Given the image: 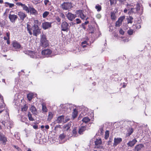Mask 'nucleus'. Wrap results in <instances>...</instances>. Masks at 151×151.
Wrapping results in <instances>:
<instances>
[{"instance_id":"nucleus-1","label":"nucleus","mask_w":151,"mask_h":151,"mask_svg":"<svg viewBox=\"0 0 151 151\" xmlns=\"http://www.w3.org/2000/svg\"><path fill=\"white\" fill-rule=\"evenodd\" d=\"M40 42L41 46L44 47H47L48 45V41L46 39L45 35L43 33L41 35Z\"/></svg>"},{"instance_id":"nucleus-2","label":"nucleus","mask_w":151,"mask_h":151,"mask_svg":"<svg viewBox=\"0 0 151 151\" xmlns=\"http://www.w3.org/2000/svg\"><path fill=\"white\" fill-rule=\"evenodd\" d=\"M30 35H32V34L31 30H32L33 33V34L34 36H37V34L38 33V25L37 24H34L31 27V29L27 30Z\"/></svg>"},{"instance_id":"nucleus-3","label":"nucleus","mask_w":151,"mask_h":151,"mask_svg":"<svg viewBox=\"0 0 151 151\" xmlns=\"http://www.w3.org/2000/svg\"><path fill=\"white\" fill-rule=\"evenodd\" d=\"M52 23L51 22H44L42 23V26L43 29L45 30L51 27Z\"/></svg>"},{"instance_id":"nucleus-4","label":"nucleus","mask_w":151,"mask_h":151,"mask_svg":"<svg viewBox=\"0 0 151 151\" xmlns=\"http://www.w3.org/2000/svg\"><path fill=\"white\" fill-rule=\"evenodd\" d=\"M61 8L64 10H68L71 7V4L69 3H64L61 6Z\"/></svg>"},{"instance_id":"nucleus-5","label":"nucleus","mask_w":151,"mask_h":151,"mask_svg":"<svg viewBox=\"0 0 151 151\" xmlns=\"http://www.w3.org/2000/svg\"><path fill=\"white\" fill-rule=\"evenodd\" d=\"M68 26V24L66 22L64 21L62 22L61 24V30L67 32Z\"/></svg>"},{"instance_id":"nucleus-6","label":"nucleus","mask_w":151,"mask_h":151,"mask_svg":"<svg viewBox=\"0 0 151 151\" xmlns=\"http://www.w3.org/2000/svg\"><path fill=\"white\" fill-rule=\"evenodd\" d=\"M8 17L10 22L12 23H14L18 18V17L17 15L11 14H9Z\"/></svg>"},{"instance_id":"nucleus-7","label":"nucleus","mask_w":151,"mask_h":151,"mask_svg":"<svg viewBox=\"0 0 151 151\" xmlns=\"http://www.w3.org/2000/svg\"><path fill=\"white\" fill-rule=\"evenodd\" d=\"M0 141L1 142L2 144L5 145L6 144L7 139L6 137L2 134L0 133Z\"/></svg>"},{"instance_id":"nucleus-8","label":"nucleus","mask_w":151,"mask_h":151,"mask_svg":"<svg viewBox=\"0 0 151 151\" xmlns=\"http://www.w3.org/2000/svg\"><path fill=\"white\" fill-rule=\"evenodd\" d=\"M66 17L70 21H72L76 17V15L72 14L70 12H68L66 15Z\"/></svg>"},{"instance_id":"nucleus-9","label":"nucleus","mask_w":151,"mask_h":151,"mask_svg":"<svg viewBox=\"0 0 151 151\" xmlns=\"http://www.w3.org/2000/svg\"><path fill=\"white\" fill-rule=\"evenodd\" d=\"M122 141V139L121 138H115L114 139V143L113 145L114 147H115L118 144L120 143Z\"/></svg>"},{"instance_id":"nucleus-10","label":"nucleus","mask_w":151,"mask_h":151,"mask_svg":"<svg viewBox=\"0 0 151 151\" xmlns=\"http://www.w3.org/2000/svg\"><path fill=\"white\" fill-rule=\"evenodd\" d=\"M51 53V50L48 49L43 50L42 52V55L46 57L50 55Z\"/></svg>"},{"instance_id":"nucleus-11","label":"nucleus","mask_w":151,"mask_h":151,"mask_svg":"<svg viewBox=\"0 0 151 151\" xmlns=\"http://www.w3.org/2000/svg\"><path fill=\"white\" fill-rule=\"evenodd\" d=\"M124 18L125 17L124 16H122L119 17L116 22V27H119Z\"/></svg>"},{"instance_id":"nucleus-12","label":"nucleus","mask_w":151,"mask_h":151,"mask_svg":"<svg viewBox=\"0 0 151 151\" xmlns=\"http://www.w3.org/2000/svg\"><path fill=\"white\" fill-rule=\"evenodd\" d=\"M28 54L30 57L33 58L37 59V52L29 51Z\"/></svg>"},{"instance_id":"nucleus-13","label":"nucleus","mask_w":151,"mask_h":151,"mask_svg":"<svg viewBox=\"0 0 151 151\" xmlns=\"http://www.w3.org/2000/svg\"><path fill=\"white\" fill-rule=\"evenodd\" d=\"M17 14L19 17L20 19L23 21L26 17L27 15L25 13L21 12H18Z\"/></svg>"},{"instance_id":"nucleus-14","label":"nucleus","mask_w":151,"mask_h":151,"mask_svg":"<svg viewBox=\"0 0 151 151\" xmlns=\"http://www.w3.org/2000/svg\"><path fill=\"white\" fill-rule=\"evenodd\" d=\"M12 44L13 47L16 49H19L21 47L19 43L16 41H14Z\"/></svg>"},{"instance_id":"nucleus-15","label":"nucleus","mask_w":151,"mask_h":151,"mask_svg":"<svg viewBox=\"0 0 151 151\" xmlns=\"http://www.w3.org/2000/svg\"><path fill=\"white\" fill-rule=\"evenodd\" d=\"M5 106V104L4 102L3 97L0 95V109L4 108Z\"/></svg>"},{"instance_id":"nucleus-16","label":"nucleus","mask_w":151,"mask_h":151,"mask_svg":"<svg viewBox=\"0 0 151 151\" xmlns=\"http://www.w3.org/2000/svg\"><path fill=\"white\" fill-rule=\"evenodd\" d=\"M78 12L79 13V16L82 19H86L87 20L88 19V17H86V16L83 13L82 10H79L78 11Z\"/></svg>"},{"instance_id":"nucleus-17","label":"nucleus","mask_w":151,"mask_h":151,"mask_svg":"<svg viewBox=\"0 0 151 151\" xmlns=\"http://www.w3.org/2000/svg\"><path fill=\"white\" fill-rule=\"evenodd\" d=\"M137 142V140L135 139H134L132 141H129L127 143V145L128 146L132 147Z\"/></svg>"},{"instance_id":"nucleus-18","label":"nucleus","mask_w":151,"mask_h":151,"mask_svg":"<svg viewBox=\"0 0 151 151\" xmlns=\"http://www.w3.org/2000/svg\"><path fill=\"white\" fill-rule=\"evenodd\" d=\"M64 116L63 115H62L59 116L57 119L56 121L57 123H62L63 122H65L64 121Z\"/></svg>"},{"instance_id":"nucleus-19","label":"nucleus","mask_w":151,"mask_h":151,"mask_svg":"<svg viewBox=\"0 0 151 151\" xmlns=\"http://www.w3.org/2000/svg\"><path fill=\"white\" fill-rule=\"evenodd\" d=\"M42 112L43 113H46L47 111V109L45 104L43 103L42 104Z\"/></svg>"},{"instance_id":"nucleus-20","label":"nucleus","mask_w":151,"mask_h":151,"mask_svg":"<svg viewBox=\"0 0 151 151\" xmlns=\"http://www.w3.org/2000/svg\"><path fill=\"white\" fill-rule=\"evenodd\" d=\"M133 132V129L132 128H129L127 130V132L126 134V136L128 137Z\"/></svg>"},{"instance_id":"nucleus-21","label":"nucleus","mask_w":151,"mask_h":151,"mask_svg":"<svg viewBox=\"0 0 151 151\" xmlns=\"http://www.w3.org/2000/svg\"><path fill=\"white\" fill-rule=\"evenodd\" d=\"M30 109L32 112L35 114H37V109L34 106H32L30 108Z\"/></svg>"},{"instance_id":"nucleus-22","label":"nucleus","mask_w":151,"mask_h":151,"mask_svg":"<svg viewBox=\"0 0 151 151\" xmlns=\"http://www.w3.org/2000/svg\"><path fill=\"white\" fill-rule=\"evenodd\" d=\"M34 96L35 95L33 93H30L27 94V97L29 101H30Z\"/></svg>"},{"instance_id":"nucleus-23","label":"nucleus","mask_w":151,"mask_h":151,"mask_svg":"<svg viewBox=\"0 0 151 151\" xmlns=\"http://www.w3.org/2000/svg\"><path fill=\"white\" fill-rule=\"evenodd\" d=\"M71 126V123H69L68 124H65L63 126L64 130H68Z\"/></svg>"},{"instance_id":"nucleus-24","label":"nucleus","mask_w":151,"mask_h":151,"mask_svg":"<svg viewBox=\"0 0 151 151\" xmlns=\"http://www.w3.org/2000/svg\"><path fill=\"white\" fill-rule=\"evenodd\" d=\"M95 145L96 146L99 145L101 144L102 141L100 138L97 139L95 142Z\"/></svg>"},{"instance_id":"nucleus-25","label":"nucleus","mask_w":151,"mask_h":151,"mask_svg":"<svg viewBox=\"0 0 151 151\" xmlns=\"http://www.w3.org/2000/svg\"><path fill=\"white\" fill-rule=\"evenodd\" d=\"M78 111L76 109H73V111L72 113V116L73 119L76 118L78 114Z\"/></svg>"},{"instance_id":"nucleus-26","label":"nucleus","mask_w":151,"mask_h":151,"mask_svg":"<svg viewBox=\"0 0 151 151\" xmlns=\"http://www.w3.org/2000/svg\"><path fill=\"white\" fill-rule=\"evenodd\" d=\"M86 130V127L84 126L80 128L78 130V133L80 134H83V132Z\"/></svg>"},{"instance_id":"nucleus-27","label":"nucleus","mask_w":151,"mask_h":151,"mask_svg":"<svg viewBox=\"0 0 151 151\" xmlns=\"http://www.w3.org/2000/svg\"><path fill=\"white\" fill-rule=\"evenodd\" d=\"M143 146V145L142 144L138 145L135 146V150L137 151H139L142 148Z\"/></svg>"},{"instance_id":"nucleus-28","label":"nucleus","mask_w":151,"mask_h":151,"mask_svg":"<svg viewBox=\"0 0 151 151\" xmlns=\"http://www.w3.org/2000/svg\"><path fill=\"white\" fill-rule=\"evenodd\" d=\"M29 11L30 14H32L35 15L37 12L33 8H30Z\"/></svg>"},{"instance_id":"nucleus-29","label":"nucleus","mask_w":151,"mask_h":151,"mask_svg":"<svg viewBox=\"0 0 151 151\" xmlns=\"http://www.w3.org/2000/svg\"><path fill=\"white\" fill-rule=\"evenodd\" d=\"M23 10L25 11L27 13L29 12V9L28 7L26 6L25 4H24L22 6Z\"/></svg>"},{"instance_id":"nucleus-30","label":"nucleus","mask_w":151,"mask_h":151,"mask_svg":"<svg viewBox=\"0 0 151 151\" xmlns=\"http://www.w3.org/2000/svg\"><path fill=\"white\" fill-rule=\"evenodd\" d=\"M90 119L87 117H84L82 119V121L85 123H87L90 121Z\"/></svg>"},{"instance_id":"nucleus-31","label":"nucleus","mask_w":151,"mask_h":151,"mask_svg":"<svg viewBox=\"0 0 151 151\" xmlns=\"http://www.w3.org/2000/svg\"><path fill=\"white\" fill-rule=\"evenodd\" d=\"M137 9H136V8H131L129 11L130 14L131 13H137L138 12L137 11Z\"/></svg>"},{"instance_id":"nucleus-32","label":"nucleus","mask_w":151,"mask_h":151,"mask_svg":"<svg viewBox=\"0 0 151 151\" xmlns=\"http://www.w3.org/2000/svg\"><path fill=\"white\" fill-rule=\"evenodd\" d=\"M73 136L75 137H76L78 135H77V131L76 130V128H75L73 129Z\"/></svg>"},{"instance_id":"nucleus-33","label":"nucleus","mask_w":151,"mask_h":151,"mask_svg":"<svg viewBox=\"0 0 151 151\" xmlns=\"http://www.w3.org/2000/svg\"><path fill=\"white\" fill-rule=\"evenodd\" d=\"M111 19L114 20H115L116 18L115 14L114 12H111Z\"/></svg>"},{"instance_id":"nucleus-34","label":"nucleus","mask_w":151,"mask_h":151,"mask_svg":"<svg viewBox=\"0 0 151 151\" xmlns=\"http://www.w3.org/2000/svg\"><path fill=\"white\" fill-rule=\"evenodd\" d=\"M133 19V17L131 16H129L127 19L128 23H132V20Z\"/></svg>"},{"instance_id":"nucleus-35","label":"nucleus","mask_w":151,"mask_h":151,"mask_svg":"<svg viewBox=\"0 0 151 151\" xmlns=\"http://www.w3.org/2000/svg\"><path fill=\"white\" fill-rule=\"evenodd\" d=\"M95 8L98 12L100 11L101 9V6L98 4L96 5L95 6Z\"/></svg>"},{"instance_id":"nucleus-36","label":"nucleus","mask_w":151,"mask_h":151,"mask_svg":"<svg viewBox=\"0 0 151 151\" xmlns=\"http://www.w3.org/2000/svg\"><path fill=\"white\" fill-rule=\"evenodd\" d=\"M53 117V114L51 112H49L48 116V120H51Z\"/></svg>"},{"instance_id":"nucleus-37","label":"nucleus","mask_w":151,"mask_h":151,"mask_svg":"<svg viewBox=\"0 0 151 151\" xmlns=\"http://www.w3.org/2000/svg\"><path fill=\"white\" fill-rule=\"evenodd\" d=\"M67 105V104H61L60 106V107L63 110L65 111L67 108L66 107Z\"/></svg>"},{"instance_id":"nucleus-38","label":"nucleus","mask_w":151,"mask_h":151,"mask_svg":"<svg viewBox=\"0 0 151 151\" xmlns=\"http://www.w3.org/2000/svg\"><path fill=\"white\" fill-rule=\"evenodd\" d=\"M88 45L87 42L86 41L83 42L81 43V45L83 48H85L86 46V45Z\"/></svg>"},{"instance_id":"nucleus-39","label":"nucleus","mask_w":151,"mask_h":151,"mask_svg":"<svg viewBox=\"0 0 151 151\" xmlns=\"http://www.w3.org/2000/svg\"><path fill=\"white\" fill-rule=\"evenodd\" d=\"M109 136V131H106L105 134V138L107 139Z\"/></svg>"},{"instance_id":"nucleus-40","label":"nucleus","mask_w":151,"mask_h":151,"mask_svg":"<svg viewBox=\"0 0 151 151\" xmlns=\"http://www.w3.org/2000/svg\"><path fill=\"white\" fill-rule=\"evenodd\" d=\"M49 14V12L47 11L45 12L42 14L43 17L44 18H46Z\"/></svg>"},{"instance_id":"nucleus-41","label":"nucleus","mask_w":151,"mask_h":151,"mask_svg":"<svg viewBox=\"0 0 151 151\" xmlns=\"http://www.w3.org/2000/svg\"><path fill=\"white\" fill-rule=\"evenodd\" d=\"M28 116L29 120H33V118L32 117V115L30 112H28Z\"/></svg>"},{"instance_id":"nucleus-42","label":"nucleus","mask_w":151,"mask_h":151,"mask_svg":"<svg viewBox=\"0 0 151 151\" xmlns=\"http://www.w3.org/2000/svg\"><path fill=\"white\" fill-rule=\"evenodd\" d=\"M5 4H8L9 5V8H12L14 6V5L13 4L10 3L8 2H5Z\"/></svg>"},{"instance_id":"nucleus-43","label":"nucleus","mask_w":151,"mask_h":151,"mask_svg":"<svg viewBox=\"0 0 151 151\" xmlns=\"http://www.w3.org/2000/svg\"><path fill=\"white\" fill-rule=\"evenodd\" d=\"M66 135L64 133L61 134L59 136V138L61 139H63L65 138Z\"/></svg>"},{"instance_id":"nucleus-44","label":"nucleus","mask_w":151,"mask_h":151,"mask_svg":"<svg viewBox=\"0 0 151 151\" xmlns=\"http://www.w3.org/2000/svg\"><path fill=\"white\" fill-rule=\"evenodd\" d=\"M133 30L132 29H129L127 33L129 35H131L133 34Z\"/></svg>"},{"instance_id":"nucleus-45","label":"nucleus","mask_w":151,"mask_h":151,"mask_svg":"<svg viewBox=\"0 0 151 151\" xmlns=\"http://www.w3.org/2000/svg\"><path fill=\"white\" fill-rule=\"evenodd\" d=\"M27 107L26 106V105H24V106L22 108V111H27Z\"/></svg>"},{"instance_id":"nucleus-46","label":"nucleus","mask_w":151,"mask_h":151,"mask_svg":"<svg viewBox=\"0 0 151 151\" xmlns=\"http://www.w3.org/2000/svg\"><path fill=\"white\" fill-rule=\"evenodd\" d=\"M136 9H137V12H138L139 11V10L140 9V6L139 4H137L136 7Z\"/></svg>"},{"instance_id":"nucleus-47","label":"nucleus","mask_w":151,"mask_h":151,"mask_svg":"<svg viewBox=\"0 0 151 151\" xmlns=\"http://www.w3.org/2000/svg\"><path fill=\"white\" fill-rule=\"evenodd\" d=\"M136 28L137 29H139L141 27L140 24L139 23L136 24Z\"/></svg>"},{"instance_id":"nucleus-48","label":"nucleus","mask_w":151,"mask_h":151,"mask_svg":"<svg viewBox=\"0 0 151 151\" xmlns=\"http://www.w3.org/2000/svg\"><path fill=\"white\" fill-rule=\"evenodd\" d=\"M76 20V24H79L81 23V20L78 18H77Z\"/></svg>"},{"instance_id":"nucleus-49","label":"nucleus","mask_w":151,"mask_h":151,"mask_svg":"<svg viewBox=\"0 0 151 151\" xmlns=\"http://www.w3.org/2000/svg\"><path fill=\"white\" fill-rule=\"evenodd\" d=\"M55 20L58 22H60L61 19L58 16L56 17Z\"/></svg>"},{"instance_id":"nucleus-50","label":"nucleus","mask_w":151,"mask_h":151,"mask_svg":"<svg viewBox=\"0 0 151 151\" xmlns=\"http://www.w3.org/2000/svg\"><path fill=\"white\" fill-rule=\"evenodd\" d=\"M109 1L111 5L114 4V3H116V0H109Z\"/></svg>"},{"instance_id":"nucleus-51","label":"nucleus","mask_w":151,"mask_h":151,"mask_svg":"<svg viewBox=\"0 0 151 151\" xmlns=\"http://www.w3.org/2000/svg\"><path fill=\"white\" fill-rule=\"evenodd\" d=\"M27 30L31 29V26L28 23L27 24Z\"/></svg>"},{"instance_id":"nucleus-52","label":"nucleus","mask_w":151,"mask_h":151,"mask_svg":"<svg viewBox=\"0 0 151 151\" xmlns=\"http://www.w3.org/2000/svg\"><path fill=\"white\" fill-rule=\"evenodd\" d=\"M112 141V139H111V138H109V140L108 142V145H111V142Z\"/></svg>"},{"instance_id":"nucleus-53","label":"nucleus","mask_w":151,"mask_h":151,"mask_svg":"<svg viewBox=\"0 0 151 151\" xmlns=\"http://www.w3.org/2000/svg\"><path fill=\"white\" fill-rule=\"evenodd\" d=\"M16 4L19 6H22V7L24 5V4H22V3L20 2H17L16 3Z\"/></svg>"},{"instance_id":"nucleus-54","label":"nucleus","mask_w":151,"mask_h":151,"mask_svg":"<svg viewBox=\"0 0 151 151\" xmlns=\"http://www.w3.org/2000/svg\"><path fill=\"white\" fill-rule=\"evenodd\" d=\"M60 16L63 19H64L65 17V15L62 13H60Z\"/></svg>"},{"instance_id":"nucleus-55","label":"nucleus","mask_w":151,"mask_h":151,"mask_svg":"<svg viewBox=\"0 0 151 151\" xmlns=\"http://www.w3.org/2000/svg\"><path fill=\"white\" fill-rule=\"evenodd\" d=\"M6 36L8 38L9 40L10 39V33L9 32H6Z\"/></svg>"},{"instance_id":"nucleus-56","label":"nucleus","mask_w":151,"mask_h":151,"mask_svg":"<svg viewBox=\"0 0 151 151\" xmlns=\"http://www.w3.org/2000/svg\"><path fill=\"white\" fill-rule=\"evenodd\" d=\"M89 23L88 21H87L85 22L84 23H83L81 24V26H83V25H85Z\"/></svg>"},{"instance_id":"nucleus-57","label":"nucleus","mask_w":151,"mask_h":151,"mask_svg":"<svg viewBox=\"0 0 151 151\" xmlns=\"http://www.w3.org/2000/svg\"><path fill=\"white\" fill-rule=\"evenodd\" d=\"M119 32L120 34H121L122 35H124V32L122 30V29H121L120 30Z\"/></svg>"},{"instance_id":"nucleus-58","label":"nucleus","mask_w":151,"mask_h":151,"mask_svg":"<svg viewBox=\"0 0 151 151\" xmlns=\"http://www.w3.org/2000/svg\"><path fill=\"white\" fill-rule=\"evenodd\" d=\"M8 123V120H5V121H2V123L3 125H4V126H5V124L6 123Z\"/></svg>"},{"instance_id":"nucleus-59","label":"nucleus","mask_w":151,"mask_h":151,"mask_svg":"<svg viewBox=\"0 0 151 151\" xmlns=\"http://www.w3.org/2000/svg\"><path fill=\"white\" fill-rule=\"evenodd\" d=\"M49 2V1L48 0H45L44 1V4L45 5H47Z\"/></svg>"},{"instance_id":"nucleus-60","label":"nucleus","mask_w":151,"mask_h":151,"mask_svg":"<svg viewBox=\"0 0 151 151\" xmlns=\"http://www.w3.org/2000/svg\"><path fill=\"white\" fill-rule=\"evenodd\" d=\"M14 147L16 149H17L18 150H19L20 149V148L17 146H16V145H14Z\"/></svg>"},{"instance_id":"nucleus-61","label":"nucleus","mask_w":151,"mask_h":151,"mask_svg":"<svg viewBox=\"0 0 151 151\" xmlns=\"http://www.w3.org/2000/svg\"><path fill=\"white\" fill-rule=\"evenodd\" d=\"M6 112L5 110H4V109H3V110L0 111V114L2 112Z\"/></svg>"},{"instance_id":"nucleus-62","label":"nucleus","mask_w":151,"mask_h":151,"mask_svg":"<svg viewBox=\"0 0 151 151\" xmlns=\"http://www.w3.org/2000/svg\"><path fill=\"white\" fill-rule=\"evenodd\" d=\"M58 128H60V125H57L55 127V129H56Z\"/></svg>"},{"instance_id":"nucleus-63","label":"nucleus","mask_w":151,"mask_h":151,"mask_svg":"<svg viewBox=\"0 0 151 151\" xmlns=\"http://www.w3.org/2000/svg\"><path fill=\"white\" fill-rule=\"evenodd\" d=\"M33 128L35 129H37L38 128V126L36 125H34L33 126Z\"/></svg>"},{"instance_id":"nucleus-64","label":"nucleus","mask_w":151,"mask_h":151,"mask_svg":"<svg viewBox=\"0 0 151 151\" xmlns=\"http://www.w3.org/2000/svg\"><path fill=\"white\" fill-rule=\"evenodd\" d=\"M45 127L46 129H48L49 128V127L48 125H46L45 126Z\"/></svg>"}]
</instances>
